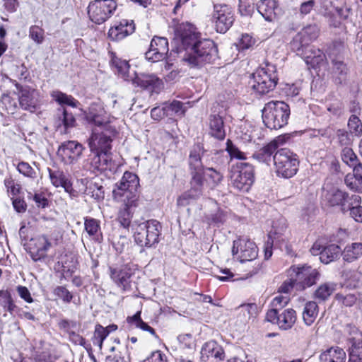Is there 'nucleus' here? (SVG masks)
<instances>
[{
    "label": "nucleus",
    "instance_id": "nucleus-5",
    "mask_svg": "<svg viewBox=\"0 0 362 362\" xmlns=\"http://www.w3.org/2000/svg\"><path fill=\"white\" fill-rule=\"evenodd\" d=\"M273 161L276 173L282 177H292L298 170V158L288 148L277 150L273 156Z\"/></svg>",
    "mask_w": 362,
    "mask_h": 362
},
{
    "label": "nucleus",
    "instance_id": "nucleus-1",
    "mask_svg": "<svg viewBox=\"0 0 362 362\" xmlns=\"http://www.w3.org/2000/svg\"><path fill=\"white\" fill-rule=\"evenodd\" d=\"M174 40L177 47L172 52L177 53L191 66H202L212 63L218 57V49L214 42L202 39L200 33L191 23L180 24L175 30Z\"/></svg>",
    "mask_w": 362,
    "mask_h": 362
},
{
    "label": "nucleus",
    "instance_id": "nucleus-57",
    "mask_svg": "<svg viewBox=\"0 0 362 362\" xmlns=\"http://www.w3.org/2000/svg\"><path fill=\"white\" fill-rule=\"evenodd\" d=\"M286 280H285L279 288V292L281 293L288 294L293 288H296V284L298 283L295 274Z\"/></svg>",
    "mask_w": 362,
    "mask_h": 362
},
{
    "label": "nucleus",
    "instance_id": "nucleus-55",
    "mask_svg": "<svg viewBox=\"0 0 362 362\" xmlns=\"http://www.w3.org/2000/svg\"><path fill=\"white\" fill-rule=\"evenodd\" d=\"M346 185L352 191L362 192V181L356 180L354 175L348 174L344 179Z\"/></svg>",
    "mask_w": 362,
    "mask_h": 362
},
{
    "label": "nucleus",
    "instance_id": "nucleus-17",
    "mask_svg": "<svg viewBox=\"0 0 362 362\" xmlns=\"http://www.w3.org/2000/svg\"><path fill=\"white\" fill-rule=\"evenodd\" d=\"M111 279L123 291L130 288V277L132 272L127 264L119 267H110L109 268Z\"/></svg>",
    "mask_w": 362,
    "mask_h": 362
},
{
    "label": "nucleus",
    "instance_id": "nucleus-40",
    "mask_svg": "<svg viewBox=\"0 0 362 362\" xmlns=\"http://www.w3.org/2000/svg\"><path fill=\"white\" fill-rule=\"evenodd\" d=\"M127 321L128 323L135 326L136 328H139L144 331L148 332L150 334L157 337L154 329L144 322L141 318L140 311H138L132 317H128Z\"/></svg>",
    "mask_w": 362,
    "mask_h": 362
},
{
    "label": "nucleus",
    "instance_id": "nucleus-27",
    "mask_svg": "<svg viewBox=\"0 0 362 362\" xmlns=\"http://www.w3.org/2000/svg\"><path fill=\"white\" fill-rule=\"evenodd\" d=\"M279 141L280 138L273 140L254 153L253 157L259 162L269 164L272 160V156L277 151Z\"/></svg>",
    "mask_w": 362,
    "mask_h": 362
},
{
    "label": "nucleus",
    "instance_id": "nucleus-41",
    "mask_svg": "<svg viewBox=\"0 0 362 362\" xmlns=\"http://www.w3.org/2000/svg\"><path fill=\"white\" fill-rule=\"evenodd\" d=\"M0 306L10 314H12L16 308L11 294L8 290H0Z\"/></svg>",
    "mask_w": 362,
    "mask_h": 362
},
{
    "label": "nucleus",
    "instance_id": "nucleus-4",
    "mask_svg": "<svg viewBox=\"0 0 362 362\" xmlns=\"http://www.w3.org/2000/svg\"><path fill=\"white\" fill-rule=\"evenodd\" d=\"M278 81L276 68L274 64L266 62L252 74L251 88L259 95L272 90Z\"/></svg>",
    "mask_w": 362,
    "mask_h": 362
},
{
    "label": "nucleus",
    "instance_id": "nucleus-58",
    "mask_svg": "<svg viewBox=\"0 0 362 362\" xmlns=\"http://www.w3.org/2000/svg\"><path fill=\"white\" fill-rule=\"evenodd\" d=\"M131 208L124 207L121 210L118 216V221L120 225L124 228H128L131 223L132 214L130 211Z\"/></svg>",
    "mask_w": 362,
    "mask_h": 362
},
{
    "label": "nucleus",
    "instance_id": "nucleus-26",
    "mask_svg": "<svg viewBox=\"0 0 362 362\" xmlns=\"http://www.w3.org/2000/svg\"><path fill=\"white\" fill-rule=\"evenodd\" d=\"M139 179L138 176L131 172L126 171L120 180L115 185L113 189H124L138 191Z\"/></svg>",
    "mask_w": 362,
    "mask_h": 362
},
{
    "label": "nucleus",
    "instance_id": "nucleus-7",
    "mask_svg": "<svg viewBox=\"0 0 362 362\" xmlns=\"http://www.w3.org/2000/svg\"><path fill=\"white\" fill-rule=\"evenodd\" d=\"M160 226L156 220L139 223L135 229L134 240L141 247H150L158 243Z\"/></svg>",
    "mask_w": 362,
    "mask_h": 362
},
{
    "label": "nucleus",
    "instance_id": "nucleus-23",
    "mask_svg": "<svg viewBox=\"0 0 362 362\" xmlns=\"http://www.w3.org/2000/svg\"><path fill=\"white\" fill-rule=\"evenodd\" d=\"M209 134L218 139L223 140L226 137V129L223 117L219 113L213 112L209 117Z\"/></svg>",
    "mask_w": 362,
    "mask_h": 362
},
{
    "label": "nucleus",
    "instance_id": "nucleus-54",
    "mask_svg": "<svg viewBox=\"0 0 362 362\" xmlns=\"http://www.w3.org/2000/svg\"><path fill=\"white\" fill-rule=\"evenodd\" d=\"M341 160L349 167H352L357 163V156L350 148H343L341 154Z\"/></svg>",
    "mask_w": 362,
    "mask_h": 362
},
{
    "label": "nucleus",
    "instance_id": "nucleus-10",
    "mask_svg": "<svg viewBox=\"0 0 362 362\" xmlns=\"http://www.w3.org/2000/svg\"><path fill=\"white\" fill-rule=\"evenodd\" d=\"M320 29L315 24L308 25L302 28L290 42L291 49L298 55L304 54L308 45L319 35Z\"/></svg>",
    "mask_w": 362,
    "mask_h": 362
},
{
    "label": "nucleus",
    "instance_id": "nucleus-56",
    "mask_svg": "<svg viewBox=\"0 0 362 362\" xmlns=\"http://www.w3.org/2000/svg\"><path fill=\"white\" fill-rule=\"evenodd\" d=\"M192 178L191 184L192 185L191 189H194V192L196 191H200L201 194L202 193V185H203V175L202 170H192Z\"/></svg>",
    "mask_w": 362,
    "mask_h": 362
},
{
    "label": "nucleus",
    "instance_id": "nucleus-35",
    "mask_svg": "<svg viewBox=\"0 0 362 362\" xmlns=\"http://www.w3.org/2000/svg\"><path fill=\"white\" fill-rule=\"evenodd\" d=\"M341 253V249L335 244L325 247L320 252V259L322 263L328 264L338 258Z\"/></svg>",
    "mask_w": 362,
    "mask_h": 362
},
{
    "label": "nucleus",
    "instance_id": "nucleus-33",
    "mask_svg": "<svg viewBox=\"0 0 362 362\" xmlns=\"http://www.w3.org/2000/svg\"><path fill=\"white\" fill-rule=\"evenodd\" d=\"M308 65L315 68L322 64L325 59V55L322 50L317 48H310L309 50H305L304 54L301 55Z\"/></svg>",
    "mask_w": 362,
    "mask_h": 362
},
{
    "label": "nucleus",
    "instance_id": "nucleus-46",
    "mask_svg": "<svg viewBox=\"0 0 362 362\" xmlns=\"http://www.w3.org/2000/svg\"><path fill=\"white\" fill-rule=\"evenodd\" d=\"M109 334L110 331L107 329V327H103L100 325H97L93 334V344L97 345L101 350L103 341Z\"/></svg>",
    "mask_w": 362,
    "mask_h": 362
},
{
    "label": "nucleus",
    "instance_id": "nucleus-39",
    "mask_svg": "<svg viewBox=\"0 0 362 362\" xmlns=\"http://www.w3.org/2000/svg\"><path fill=\"white\" fill-rule=\"evenodd\" d=\"M111 63L112 66L122 78L125 81H130L132 76H129V65L126 60L114 57L111 60Z\"/></svg>",
    "mask_w": 362,
    "mask_h": 362
},
{
    "label": "nucleus",
    "instance_id": "nucleus-36",
    "mask_svg": "<svg viewBox=\"0 0 362 362\" xmlns=\"http://www.w3.org/2000/svg\"><path fill=\"white\" fill-rule=\"evenodd\" d=\"M203 147L198 144L193 146L189 156V165L192 170H203L201 156L203 153Z\"/></svg>",
    "mask_w": 362,
    "mask_h": 362
},
{
    "label": "nucleus",
    "instance_id": "nucleus-34",
    "mask_svg": "<svg viewBox=\"0 0 362 362\" xmlns=\"http://www.w3.org/2000/svg\"><path fill=\"white\" fill-rule=\"evenodd\" d=\"M319 313V307L316 301L310 300L305 304L303 311V320L307 326L312 325Z\"/></svg>",
    "mask_w": 362,
    "mask_h": 362
},
{
    "label": "nucleus",
    "instance_id": "nucleus-31",
    "mask_svg": "<svg viewBox=\"0 0 362 362\" xmlns=\"http://www.w3.org/2000/svg\"><path fill=\"white\" fill-rule=\"evenodd\" d=\"M337 284L329 281L321 284L314 291L313 297L318 303L325 302L336 291Z\"/></svg>",
    "mask_w": 362,
    "mask_h": 362
},
{
    "label": "nucleus",
    "instance_id": "nucleus-48",
    "mask_svg": "<svg viewBox=\"0 0 362 362\" xmlns=\"http://www.w3.org/2000/svg\"><path fill=\"white\" fill-rule=\"evenodd\" d=\"M194 189H190L189 191L183 193L177 198V204L179 206H185L190 204L192 201L198 199L201 196L200 191L194 192Z\"/></svg>",
    "mask_w": 362,
    "mask_h": 362
},
{
    "label": "nucleus",
    "instance_id": "nucleus-25",
    "mask_svg": "<svg viewBox=\"0 0 362 362\" xmlns=\"http://www.w3.org/2000/svg\"><path fill=\"white\" fill-rule=\"evenodd\" d=\"M278 4L275 0H261L257 4V11L267 21H273L276 18Z\"/></svg>",
    "mask_w": 362,
    "mask_h": 362
},
{
    "label": "nucleus",
    "instance_id": "nucleus-19",
    "mask_svg": "<svg viewBox=\"0 0 362 362\" xmlns=\"http://www.w3.org/2000/svg\"><path fill=\"white\" fill-rule=\"evenodd\" d=\"M90 164V170L96 172H104L110 170L112 163V156L110 153L95 151L91 152L88 159Z\"/></svg>",
    "mask_w": 362,
    "mask_h": 362
},
{
    "label": "nucleus",
    "instance_id": "nucleus-50",
    "mask_svg": "<svg viewBox=\"0 0 362 362\" xmlns=\"http://www.w3.org/2000/svg\"><path fill=\"white\" fill-rule=\"evenodd\" d=\"M53 294L64 303H69L73 298V294L64 286H57L53 290Z\"/></svg>",
    "mask_w": 362,
    "mask_h": 362
},
{
    "label": "nucleus",
    "instance_id": "nucleus-28",
    "mask_svg": "<svg viewBox=\"0 0 362 362\" xmlns=\"http://www.w3.org/2000/svg\"><path fill=\"white\" fill-rule=\"evenodd\" d=\"M346 354L339 346H332L320 355V362H346Z\"/></svg>",
    "mask_w": 362,
    "mask_h": 362
},
{
    "label": "nucleus",
    "instance_id": "nucleus-14",
    "mask_svg": "<svg viewBox=\"0 0 362 362\" xmlns=\"http://www.w3.org/2000/svg\"><path fill=\"white\" fill-rule=\"evenodd\" d=\"M266 319L268 322L277 325L279 329L288 330L295 324L296 313L291 308L286 309L281 313H279V310H269L266 314Z\"/></svg>",
    "mask_w": 362,
    "mask_h": 362
},
{
    "label": "nucleus",
    "instance_id": "nucleus-11",
    "mask_svg": "<svg viewBox=\"0 0 362 362\" xmlns=\"http://www.w3.org/2000/svg\"><path fill=\"white\" fill-rule=\"evenodd\" d=\"M288 274L289 276L295 274V277L298 280V283L296 284V291H303L306 288L313 286L320 277V273L316 269L307 265L293 266L288 270Z\"/></svg>",
    "mask_w": 362,
    "mask_h": 362
},
{
    "label": "nucleus",
    "instance_id": "nucleus-16",
    "mask_svg": "<svg viewBox=\"0 0 362 362\" xmlns=\"http://www.w3.org/2000/svg\"><path fill=\"white\" fill-rule=\"evenodd\" d=\"M83 148L81 144L75 141L62 143L57 151V155L66 164H71L76 161L82 154Z\"/></svg>",
    "mask_w": 362,
    "mask_h": 362
},
{
    "label": "nucleus",
    "instance_id": "nucleus-24",
    "mask_svg": "<svg viewBox=\"0 0 362 362\" xmlns=\"http://www.w3.org/2000/svg\"><path fill=\"white\" fill-rule=\"evenodd\" d=\"M324 200L329 206H341L343 211H346V201L348 198V194L338 188L333 187L327 190L324 195Z\"/></svg>",
    "mask_w": 362,
    "mask_h": 362
},
{
    "label": "nucleus",
    "instance_id": "nucleus-38",
    "mask_svg": "<svg viewBox=\"0 0 362 362\" xmlns=\"http://www.w3.org/2000/svg\"><path fill=\"white\" fill-rule=\"evenodd\" d=\"M343 259L349 262H351L362 255V243H353L348 245L341 253Z\"/></svg>",
    "mask_w": 362,
    "mask_h": 362
},
{
    "label": "nucleus",
    "instance_id": "nucleus-2",
    "mask_svg": "<svg viewBox=\"0 0 362 362\" xmlns=\"http://www.w3.org/2000/svg\"><path fill=\"white\" fill-rule=\"evenodd\" d=\"M85 117L92 127V134L88 139L90 152L110 153L116 129L110 125V117L104 108L99 104L93 103L85 112Z\"/></svg>",
    "mask_w": 362,
    "mask_h": 362
},
{
    "label": "nucleus",
    "instance_id": "nucleus-8",
    "mask_svg": "<svg viewBox=\"0 0 362 362\" xmlns=\"http://www.w3.org/2000/svg\"><path fill=\"white\" fill-rule=\"evenodd\" d=\"M232 185L242 192H248L255 181L254 168L247 163H239L233 167L230 175Z\"/></svg>",
    "mask_w": 362,
    "mask_h": 362
},
{
    "label": "nucleus",
    "instance_id": "nucleus-42",
    "mask_svg": "<svg viewBox=\"0 0 362 362\" xmlns=\"http://www.w3.org/2000/svg\"><path fill=\"white\" fill-rule=\"evenodd\" d=\"M203 173L207 179L209 185L211 188L218 186L221 182L223 178V173L213 168H206Z\"/></svg>",
    "mask_w": 362,
    "mask_h": 362
},
{
    "label": "nucleus",
    "instance_id": "nucleus-32",
    "mask_svg": "<svg viewBox=\"0 0 362 362\" xmlns=\"http://www.w3.org/2000/svg\"><path fill=\"white\" fill-rule=\"evenodd\" d=\"M202 358H214L221 360L223 355V350L214 341L205 343L201 351Z\"/></svg>",
    "mask_w": 362,
    "mask_h": 362
},
{
    "label": "nucleus",
    "instance_id": "nucleus-18",
    "mask_svg": "<svg viewBox=\"0 0 362 362\" xmlns=\"http://www.w3.org/2000/svg\"><path fill=\"white\" fill-rule=\"evenodd\" d=\"M135 30V25L132 20L122 19L116 22L108 31V37L114 41L122 40L132 34Z\"/></svg>",
    "mask_w": 362,
    "mask_h": 362
},
{
    "label": "nucleus",
    "instance_id": "nucleus-12",
    "mask_svg": "<svg viewBox=\"0 0 362 362\" xmlns=\"http://www.w3.org/2000/svg\"><path fill=\"white\" fill-rule=\"evenodd\" d=\"M216 31L225 33L234 22V13L230 6L224 4H215L212 16Z\"/></svg>",
    "mask_w": 362,
    "mask_h": 362
},
{
    "label": "nucleus",
    "instance_id": "nucleus-61",
    "mask_svg": "<svg viewBox=\"0 0 362 362\" xmlns=\"http://www.w3.org/2000/svg\"><path fill=\"white\" fill-rule=\"evenodd\" d=\"M289 298L287 296L279 295L274 297L271 303L272 308L270 310H279L285 307L289 302Z\"/></svg>",
    "mask_w": 362,
    "mask_h": 362
},
{
    "label": "nucleus",
    "instance_id": "nucleus-53",
    "mask_svg": "<svg viewBox=\"0 0 362 362\" xmlns=\"http://www.w3.org/2000/svg\"><path fill=\"white\" fill-rule=\"evenodd\" d=\"M17 170L21 174L29 178L35 179L37 177V170L28 163L20 162L17 165Z\"/></svg>",
    "mask_w": 362,
    "mask_h": 362
},
{
    "label": "nucleus",
    "instance_id": "nucleus-45",
    "mask_svg": "<svg viewBox=\"0 0 362 362\" xmlns=\"http://www.w3.org/2000/svg\"><path fill=\"white\" fill-rule=\"evenodd\" d=\"M334 300L341 306L351 307L356 303L357 296L354 293L339 292L334 296Z\"/></svg>",
    "mask_w": 362,
    "mask_h": 362
},
{
    "label": "nucleus",
    "instance_id": "nucleus-29",
    "mask_svg": "<svg viewBox=\"0 0 362 362\" xmlns=\"http://www.w3.org/2000/svg\"><path fill=\"white\" fill-rule=\"evenodd\" d=\"M238 320L242 324L253 321L257 315V306L255 303L243 304L236 308Z\"/></svg>",
    "mask_w": 362,
    "mask_h": 362
},
{
    "label": "nucleus",
    "instance_id": "nucleus-64",
    "mask_svg": "<svg viewBox=\"0 0 362 362\" xmlns=\"http://www.w3.org/2000/svg\"><path fill=\"white\" fill-rule=\"evenodd\" d=\"M349 216L356 222L362 223V206H352L349 208Z\"/></svg>",
    "mask_w": 362,
    "mask_h": 362
},
{
    "label": "nucleus",
    "instance_id": "nucleus-49",
    "mask_svg": "<svg viewBox=\"0 0 362 362\" xmlns=\"http://www.w3.org/2000/svg\"><path fill=\"white\" fill-rule=\"evenodd\" d=\"M348 362H362V341L351 344Z\"/></svg>",
    "mask_w": 362,
    "mask_h": 362
},
{
    "label": "nucleus",
    "instance_id": "nucleus-47",
    "mask_svg": "<svg viewBox=\"0 0 362 362\" xmlns=\"http://www.w3.org/2000/svg\"><path fill=\"white\" fill-rule=\"evenodd\" d=\"M166 110L170 112L169 116L177 115L182 116L187 110V104L178 100H173L170 103H165Z\"/></svg>",
    "mask_w": 362,
    "mask_h": 362
},
{
    "label": "nucleus",
    "instance_id": "nucleus-6",
    "mask_svg": "<svg viewBox=\"0 0 362 362\" xmlns=\"http://www.w3.org/2000/svg\"><path fill=\"white\" fill-rule=\"evenodd\" d=\"M61 235L54 230L50 235L42 234L31 238L29 243V254L35 262L40 260L47 256L48 250L58 244Z\"/></svg>",
    "mask_w": 362,
    "mask_h": 362
},
{
    "label": "nucleus",
    "instance_id": "nucleus-63",
    "mask_svg": "<svg viewBox=\"0 0 362 362\" xmlns=\"http://www.w3.org/2000/svg\"><path fill=\"white\" fill-rule=\"evenodd\" d=\"M346 332L350 335L349 339L351 342V344H355V342L362 341V334L355 326L351 325H347Z\"/></svg>",
    "mask_w": 362,
    "mask_h": 362
},
{
    "label": "nucleus",
    "instance_id": "nucleus-20",
    "mask_svg": "<svg viewBox=\"0 0 362 362\" xmlns=\"http://www.w3.org/2000/svg\"><path fill=\"white\" fill-rule=\"evenodd\" d=\"M39 102V93L37 90L24 88L21 90L19 96V104L21 107L30 112H35Z\"/></svg>",
    "mask_w": 362,
    "mask_h": 362
},
{
    "label": "nucleus",
    "instance_id": "nucleus-3",
    "mask_svg": "<svg viewBox=\"0 0 362 362\" xmlns=\"http://www.w3.org/2000/svg\"><path fill=\"white\" fill-rule=\"evenodd\" d=\"M291 115L289 105L284 101L272 100L262 110V119L270 129H279L288 124Z\"/></svg>",
    "mask_w": 362,
    "mask_h": 362
},
{
    "label": "nucleus",
    "instance_id": "nucleus-43",
    "mask_svg": "<svg viewBox=\"0 0 362 362\" xmlns=\"http://www.w3.org/2000/svg\"><path fill=\"white\" fill-rule=\"evenodd\" d=\"M51 96L59 105H67L72 107H76L78 103L71 95H66L59 90L52 91Z\"/></svg>",
    "mask_w": 362,
    "mask_h": 362
},
{
    "label": "nucleus",
    "instance_id": "nucleus-62",
    "mask_svg": "<svg viewBox=\"0 0 362 362\" xmlns=\"http://www.w3.org/2000/svg\"><path fill=\"white\" fill-rule=\"evenodd\" d=\"M255 43V40L248 34H243L241 38L237 44L240 50H245L252 47Z\"/></svg>",
    "mask_w": 362,
    "mask_h": 362
},
{
    "label": "nucleus",
    "instance_id": "nucleus-21",
    "mask_svg": "<svg viewBox=\"0 0 362 362\" xmlns=\"http://www.w3.org/2000/svg\"><path fill=\"white\" fill-rule=\"evenodd\" d=\"M133 83L137 86H140L145 89L158 91L160 89L162 81L154 74H141L136 75L135 77H132L131 79Z\"/></svg>",
    "mask_w": 362,
    "mask_h": 362
},
{
    "label": "nucleus",
    "instance_id": "nucleus-15",
    "mask_svg": "<svg viewBox=\"0 0 362 362\" xmlns=\"http://www.w3.org/2000/svg\"><path fill=\"white\" fill-rule=\"evenodd\" d=\"M168 41L163 37H154L150 44L148 50L145 53L146 59L151 62L162 61L168 53Z\"/></svg>",
    "mask_w": 362,
    "mask_h": 362
},
{
    "label": "nucleus",
    "instance_id": "nucleus-37",
    "mask_svg": "<svg viewBox=\"0 0 362 362\" xmlns=\"http://www.w3.org/2000/svg\"><path fill=\"white\" fill-rule=\"evenodd\" d=\"M286 229L285 223L281 226L279 230H278L275 226H273V229L270 231L268 235V240L266 243L264 247V257L266 259L270 258L272 255V245L274 242L279 241L281 235L283 234V231Z\"/></svg>",
    "mask_w": 362,
    "mask_h": 362
},
{
    "label": "nucleus",
    "instance_id": "nucleus-52",
    "mask_svg": "<svg viewBox=\"0 0 362 362\" xmlns=\"http://www.w3.org/2000/svg\"><path fill=\"white\" fill-rule=\"evenodd\" d=\"M348 127L351 134H354L356 136H361L362 123L357 116L353 115L350 117L348 122Z\"/></svg>",
    "mask_w": 362,
    "mask_h": 362
},
{
    "label": "nucleus",
    "instance_id": "nucleus-13",
    "mask_svg": "<svg viewBox=\"0 0 362 362\" xmlns=\"http://www.w3.org/2000/svg\"><path fill=\"white\" fill-rule=\"evenodd\" d=\"M233 255H237V259L241 262L252 261L258 255V250L255 243L246 238H240L233 241L232 248Z\"/></svg>",
    "mask_w": 362,
    "mask_h": 362
},
{
    "label": "nucleus",
    "instance_id": "nucleus-22",
    "mask_svg": "<svg viewBox=\"0 0 362 362\" xmlns=\"http://www.w3.org/2000/svg\"><path fill=\"white\" fill-rule=\"evenodd\" d=\"M112 197L115 202L122 204L127 208L136 206L138 202V191L113 189Z\"/></svg>",
    "mask_w": 362,
    "mask_h": 362
},
{
    "label": "nucleus",
    "instance_id": "nucleus-44",
    "mask_svg": "<svg viewBox=\"0 0 362 362\" xmlns=\"http://www.w3.org/2000/svg\"><path fill=\"white\" fill-rule=\"evenodd\" d=\"M51 96L59 105H67L72 107H76L78 103L71 95H66L59 90L52 91Z\"/></svg>",
    "mask_w": 362,
    "mask_h": 362
},
{
    "label": "nucleus",
    "instance_id": "nucleus-60",
    "mask_svg": "<svg viewBox=\"0 0 362 362\" xmlns=\"http://www.w3.org/2000/svg\"><path fill=\"white\" fill-rule=\"evenodd\" d=\"M85 229L88 235H96L100 230L99 221L94 218H86Z\"/></svg>",
    "mask_w": 362,
    "mask_h": 362
},
{
    "label": "nucleus",
    "instance_id": "nucleus-51",
    "mask_svg": "<svg viewBox=\"0 0 362 362\" xmlns=\"http://www.w3.org/2000/svg\"><path fill=\"white\" fill-rule=\"evenodd\" d=\"M29 37L37 45H41L45 40V31L38 25H31L29 28Z\"/></svg>",
    "mask_w": 362,
    "mask_h": 362
},
{
    "label": "nucleus",
    "instance_id": "nucleus-9",
    "mask_svg": "<svg viewBox=\"0 0 362 362\" xmlns=\"http://www.w3.org/2000/svg\"><path fill=\"white\" fill-rule=\"evenodd\" d=\"M117 7L115 0H94L89 3L88 14L93 22L101 24L112 16Z\"/></svg>",
    "mask_w": 362,
    "mask_h": 362
},
{
    "label": "nucleus",
    "instance_id": "nucleus-59",
    "mask_svg": "<svg viewBox=\"0 0 362 362\" xmlns=\"http://www.w3.org/2000/svg\"><path fill=\"white\" fill-rule=\"evenodd\" d=\"M226 145V151L231 158H235L239 160L246 159L245 153L240 151L230 139L227 141Z\"/></svg>",
    "mask_w": 362,
    "mask_h": 362
},
{
    "label": "nucleus",
    "instance_id": "nucleus-30",
    "mask_svg": "<svg viewBox=\"0 0 362 362\" xmlns=\"http://www.w3.org/2000/svg\"><path fill=\"white\" fill-rule=\"evenodd\" d=\"M48 170L50 181L54 187H62L68 193H70L73 190L71 181L63 171L59 170H52L51 169H48Z\"/></svg>",
    "mask_w": 362,
    "mask_h": 362
}]
</instances>
